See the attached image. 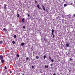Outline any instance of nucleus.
Listing matches in <instances>:
<instances>
[{
  "mask_svg": "<svg viewBox=\"0 0 75 75\" xmlns=\"http://www.w3.org/2000/svg\"><path fill=\"white\" fill-rule=\"evenodd\" d=\"M54 29H52V35H54Z\"/></svg>",
  "mask_w": 75,
  "mask_h": 75,
  "instance_id": "f257e3e1",
  "label": "nucleus"
},
{
  "mask_svg": "<svg viewBox=\"0 0 75 75\" xmlns=\"http://www.w3.org/2000/svg\"><path fill=\"white\" fill-rule=\"evenodd\" d=\"M0 59L1 60V59H3V56L2 55L0 56Z\"/></svg>",
  "mask_w": 75,
  "mask_h": 75,
  "instance_id": "f03ea898",
  "label": "nucleus"
},
{
  "mask_svg": "<svg viewBox=\"0 0 75 75\" xmlns=\"http://www.w3.org/2000/svg\"><path fill=\"white\" fill-rule=\"evenodd\" d=\"M1 60V64H3V63H4V60L3 59H2Z\"/></svg>",
  "mask_w": 75,
  "mask_h": 75,
  "instance_id": "7ed1b4c3",
  "label": "nucleus"
},
{
  "mask_svg": "<svg viewBox=\"0 0 75 75\" xmlns=\"http://www.w3.org/2000/svg\"><path fill=\"white\" fill-rule=\"evenodd\" d=\"M66 46L67 47H69V43H67L66 44Z\"/></svg>",
  "mask_w": 75,
  "mask_h": 75,
  "instance_id": "20e7f679",
  "label": "nucleus"
},
{
  "mask_svg": "<svg viewBox=\"0 0 75 75\" xmlns=\"http://www.w3.org/2000/svg\"><path fill=\"white\" fill-rule=\"evenodd\" d=\"M42 8L43 10H44V11H45V7H44V6L42 5Z\"/></svg>",
  "mask_w": 75,
  "mask_h": 75,
  "instance_id": "39448f33",
  "label": "nucleus"
},
{
  "mask_svg": "<svg viewBox=\"0 0 75 75\" xmlns=\"http://www.w3.org/2000/svg\"><path fill=\"white\" fill-rule=\"evenodd\" d=\"M37 7L39 9H41V8L40 7V6H39V4H38L37 5Z\"/></svg>",
  "mask_w": 75,
  "mask_h": 75,
  "instance_id": "423d86ee",
  "label": "nucleus"
},
{
  "mask_svg": "<svg viewBox=\"0 0 75 75\" xmlns=\"http://www.w3.org/2000/svg\"><path fill=\"white\" fill-rule=\"evenodd\" d=\"M3 30L4 31H5V32H7V29H6V28H4L3 29Z\"/></svg>",
  "mask_w": 75,
  "mask_h": 75,
  "instance_id": "0eeeda50",
  "label": "nucleus"
},
{
  "mask_svg": "<svg viewBox=\"0 0 75 75\" xmlns=\"http://www.w3.org/2000/svg\"><path fill=\"white\" fill-rule=\"evenodd\" d=\"M36 59H39V56H38L37 55L36 56Z\"/></svg>",
  "mask_w": 75,
  "mask_h": 75,
  "instance_id": "6e6552de",
  "label": "nucleus"
},
{
  "mask_svg": "<svg viewBox=\"0 0 75 75\" xmlns=\"http://www.w3.org/2000/svg\"><path fill=\"white\" fill-rule=\"evenodd\" d=\"M4 8L5 9V10H7V7L6 6H4Z\"/></svg>",
  "mask_w": 75,
  "mask_h": 75,
  "instance_id": "1a4fd4ad",
  "label": "nucleus"
},
{
  "mask_svg": "<svg viewBox=\"0 0 75 75\" xmlns=\"http://www.w3.org/2000/svg\"><path fill=\"white\" fill-rule=\"evenodd\" d=\"M24 43H22L21 44V46H23V45H24Z\"/></svg>",
  "mask_w": 75,
  "mask_h": 75,
  "instance_id": "9d476101",
  "label": "nucleus"
},
{
  "mask_svg": "<svg viewBox=\"0 0 75 75\" xmlns=\"http://www.w3.org/2000/svg\"><path fill=\"white\" fill-rule=\"evenodd\" d=\"M24 21H25L24 18H23L22 19V22H24Z\"/></svg>",
  "mask_w": 75,
  "mask_h": 75,
  "instance_id": "9b49d317",
  "label": "nucleus"
},
{
  "mask_svg": "<svg viewBox=\"0 0 75 75\" xmlns=\"http://www.w3.org/2000/svg\"><path fill=\"white\" fill-rule=\"evenodd\" d=\"M16 56H17V58H19V57H20V55H19L18 54H17L16 55Z\"/></svg>",
  "mask_w": 75,
  "mask_h": 75,
  "instance_id": "f8f14e48",
  "label": "nucleus"
},
{
  "mask_svg": "<svg viewBox=\"0 0 75 75\" xmlns=\"http://www.w3.org/2000/svg\"><path fill=\"white\" fill-rule=\"evenodd\" d=\"M45 68H48V65L47 66L45 65Z\"/></svg>",
  "mask_w": 75,
  "mask_h": 75,
  "instance_id": "ddd939ff",
  "label": "nucleus"
},
{
  "mask_svg": "<svg viewBox=\"0 0 75 75\" xmlns=\"http://www.w3.org/2000/svg\"><path fill=\"white\" fill-rule=\"evenodd\" d=\"M13 37L15 38H16V37H17V36H16V35H14Z\"/></svg>",
  "mask_w": 75,
  "mask_h": 75,
  "instance_id": "4468645a",
  "label": "nucleus"
},
{
  "mask_svg": "<svg viewBox=\"0 0 75 75\" xmlns=\"http://www.w3.org/2000/svg\"><path fill=\"white\" fill-rule=\"evenodd\" d=\"M29 59V58H28V57H26V60H28Z\"/></svg>",
  "mask_w": 75,
  "mask_h": 75,
  "instance_id": "2eb2a0df",
  "label": "nucleus"
},
{
  "mask_svg": "<svg viewBox=\"0 0 75 75\" xmlns=\"http://www.w3.org/2000/svg\"><path fill=\"white\" fill-rule=\"evenodd\" d=\"M12 43L13 44H15V42L14 41H12Z\"/></svg>",
  "mask_w": 75,
  "mask_h": 75,
  "instance_id": "dca6fc26",
  "label": "nucleus"
},
{
  "mask_svg": "<svg viewBox=\"0 0 75 75\" xmlns=\"http://www.w3.org/2000/svg\"><path fill=\"white\" fill-rule=\"evenodd\" d=\"M17 17H20V15H19V14H17Z\"/></svg>",
  "mask_w": 75,
  "mask_h": 75,
  "instance_id": "f3484780",
  "label": "nucleus"
},
{
  "mask_svg": "<svg viewBox=\"0 0 75 75\" xmlns=\"http://www.w3.org/2000/svg\"><path fill=\"white\" fill-rule=\"evenodd\" d=\"M67 6V5L66 4H65L64 5V7H66V6Z\"/></svg>",
  "mask_w": 75,
  "mask_h": 75,
  "instance_id": "a211bd4d",
  "label": "nucleus"
},
{
  "mask_svg": "<svg viewBox=\"0 0 75 75\" xmlns=\"http://www.w3.org/2000/svg\"><path fill=\"white\" fill-rule=\"evenodd\" d=\"M45 58H46V56L45 55H44V59H45Z\"/></svg>",
  "mask_w": 75,
  "mask_h": 75,
  "instance_id": "6ab92c4d",
  "label": "nucleus"
},
{
  "mask_svg": "<svg viewBox=\"0 0 75 75\" xmlns=\"http://www.w3.org/2000/svg\"><path fill=\"white\" fill-rule=\"evenodd\" d=\"M4 68H5V69L6 70L7 69V68H6V66H5Z\"/></svg>",
  "mask_w": 75,
  "mask_h": 75,
  "instance_id": "aec40b11",
  "label": "nucleus"
},
{
  "mask_svg": "<svg viewBox=\"0 0 75 75\" xmlns=\"http://www.w3.org/2000/svg\"><path fill=\"white\" fill-rule=\"evenodd\" d=\"M0 50H1V51H3L4 50H3V49H0Z\"/></svg>",
  "mask_w": 75,
  "mask_h": 75,
  "instance_id": "412c9836",
  "label": "nucleus"
},
{
  "mask_svg": "<svg viewBox=\"0 0 75 75\" xmlns=\"http://www.w3.org/2000/svg\"><path fill=\"white\" fill-rule=\"evenodd\" d=\"M53 38H55V35H53Z\"/></svg>",
  "mask_w": 75,
  "mask_h": 75,
  "instance_id": "4be33fe9",
  "label": "nucleus"
},
{
  "mask_svg": "<svg viewBox=\"0 0 75 75\" xmlns=\"http://www.w3.org/2000/svg\"><path fill=\"white\" fill-rule=\"evenodd\" d=\"M2 42H3V41H0V44H2Z\"/></svg>",
  "mask_w": 75,
  "mask_h": 75,
  "instance_id": "5701e85b",
  "label": "nucleus"
},
{
  "mask_svg": "<svg viewBox=\"0 0 75 75\" xmlns=\"http://www.w3.org/2000/svg\"><path fill=\"white\" fill-rule=\"evenodd\" d=\"M23 28H25V26H23Z\"/></svg>",
  "mask_w": 75,
  "mask_h": 75,
  "instance_id": "b1692460",
  "label": "nucleus"
},
{
  "mask_svg": "<svg viewBox=\"0 0 75 75\" xmlns=\"http://www.w3.org/2000/svg\"><path fill=\"white\" fill-rule=\"evenodd\" d=\"M32 68L33 69H34V66H32Z\"/></svg>",
  "mask_w": 75,
  "mask_h": 75,
  "instance_id": "393cba45",
  "label": "nucleus"
},
{
  "mask_svg": "<svg viewBox=\"0 0 75 75\" xmlns=\"http://www.w3.org/2000/svg\"><path fill=\"white\" fill-rule=\"evenodd\" d=\"M49 59H51V57L50 56L49 57Z\"/></svg>",
  "mask_w": 75,
  "mask_h": 75,
  "instance_id": "a878e982",
  "label": "nucleus"
},
{
  "mask_svg": "<svg viewBox=\"0 0 75 75\" xmlns=\"http://www.w3.org/2000/svg\"><path fill=\"white\" fill-rule=\"evenodd\" d=\"M51 61H52V62H54V60L53 59L51 60Z\"/></svg>",
  "mask_w": 75,
  "mask_h": 75,
  "instance_id": "bb28decb",
  "label": "nucleus"
},
{
  "mask_svg": "<svg viewBox=\"0 0 75 75\" xmlns=\"http://www.w3.org/2000/svg\"><path fill=\"white\" fill-rule=\"evenodd\" d=\"M4 6H5L6 7V6H7V4H5L4 5Z\"/></svg>",
  "mask_w": 75,
  "mask_h": 75,
  "instance_id": "cd10ccee",
  "label": "nucleus"
},
{
  "mask_svg": "<svg viewBox=\"0 0 75 75\" xmlns=\"http://www.w3.org/2000/svg\"><path fill=\"white\" fill-rule=\"evenodd\" d=\"M35 4H36V3H37V1L36 0H35Z\"/></svg>",
  "mask_w": 75,
  "mask_h": 75,
  "instance_id": "c85d7f7f",
  "label": "nucleus"
},
{
  "mask_svg": "<svg viewBox=\"0 0 75 75\" xmlns=\"http://www.w3.org/2000/svg\"><path fill=\"white\" fill-rule=\"evenodd\" d=\"M69 59H70V61L72 60V59H71V58H70Z\"/></svg>",
  "mask_w": 75,
  "mask_h": 75,
  "instance_id": "c756f323",
  "label": "nucleus"
},
{
  "mask_svg": "<svg viewBox=\"0 0 75 75\" xmlns=\"http://www.w3.org/2000/svg\"><path fill=\"white\" fill-rule=\"evenodd\" d=\"M45 39H46V38H45H45H44V40H45V41H46Z\"/></svg>",
  "mask_w": 75,
  "mask_h": 75,
  "instance_id": "7c9ffc66",
  "label": "nucleus"
},
{
  "mask_svg": "<svg viewBox=\"0 0 75 75\" xmlns=\"http://www.w3.org/2000/svg\"><path fill=\"white\" fill-rule=\"evenodd\" d=\"M52 65H53L52 64H50V66H52Z\"/></svg>",
  "mask_w": 75,
  "mask_h": 75,
  "instance_id": "2f4dec72",
  "label": "nucleus"
},
{
  "mask_svg": "<svg viewBox=\"0 0 75 75\" xmlns=\"http://www.w3.org/2000/svg\"><path fill=\"white\" fill-rule=\"evenodd\" d=\"M28 17H30V15H29V14H28Z\"/></svg>",
  "mask_w": 75,
  "mask_h": 75,
  "instance_id": "473e14b6",
  "label": "nucleus"
},
{
  "mask_svg": "<svg viewBox=\"0 0 75 75\" xmlns=\"http://www.w3.org/2000/svg\"><path fill=\"white\" fill-rule=\"evenodd\" d=\"M46 11L47 12H48V9L46 10Z\"/></svg>",
  "mask_w": 75,
  "mask_h": 75,
  "instance_id": "72a5a7b5",
  "label": "nucleus"
},
{
  "mask_svg": "<svg viewBox=\"0 0 75 75\" xmlns=\"http://www.w3.org/2000/svg\"><path fill=\"white\" fill-rule=\"evenodd\" d=\"M73 4L72 3H71L70 4H71V5H72Z\"/></svg>",
  "mask_w": 75,
  "mask_h": 75,
  "instance_id": "f704fd0d",
  "label": "nucleus"
},
{
  "mask_svg": "<svg viewBox=\"0 0 75 75\" xmlns=\"http://www.w3.org/2000/svg\"><path fill=\"white\" fill-rule=\"evenodd\" d=\"M56 75V74H55V73H54L53 74V75Z\"/></svg>",
  "mask_w": 75,
  "mask_h": 75,
  "instance_id": "c9c22d12",
  "label": "nucleus"
},
{
  "mask_svg": "<svg viewBox=\"0 0 75 75\" xmlns=\"http://www.w3.org/2000/svg\"><path fill=\"white\" fill-rule=\"evenodd\" d=\"M10 73H12V72H11V71H10Z\"/></svg>",
  "mask_w": 75,
  "mask_h": 75,
  "instance_id": "e433bc0d",
  "label": "nucleus"
},
{
  "mask_svg": "<svg viewBox=\"0 0 75 75\" xmlns=\"http://www.w3.org/2000/svg\"><path fill=\"white\" fill-rule=\"evenodd\" d=\"M74 17H75V14H74Z\"/></svg>",
  "mask_w": 75,
  "mask_h": 75,
  "instance_id": "4c0bfd02",
  "label": "nucleus"
},
{
  "mask_svg": "<svg viewBox=\"0 0 75 75\" xmlns=\"http://www.w3.org/2000/svg\"><path fill=\"white\" fill-rule=\"evenodd\" d=\"M22 75H24V74H22Z\"/></svg>",
  "mask_w": 75,
  "mask_h": 75,
  "instance_id": "58836bf2",
  "label": "nucleus"
},
{
  "mask_svg": "<svg viewBox=\"0 0 75 75\" xmlns=\"http://www.w3.org/2000/svg\"><path fill=\"white\" fill-rule=\"evenodd\" d=\"M1 37V36L0 35V38Z\"/></svg>",
  "mask_w": 75,
  "mask_h": 75,
  "instance_id": "ea45409f",
  "label": "nucleus"
},
{
  "mask_svg": "<svg viewBox=\"0 0 75 75\" xmlns=\"http://www.w3.org/2000/svg\"><path fill=\"white\" fill-rule=\"evenodd\" d=\"M18 12H17V14H18Z\"/></svg>",
  "mask_w": 75,
  "mask_h": 75,
  "instance_id": "a19ab883",
  "label": "nucleus"
}]
</instances>
